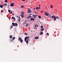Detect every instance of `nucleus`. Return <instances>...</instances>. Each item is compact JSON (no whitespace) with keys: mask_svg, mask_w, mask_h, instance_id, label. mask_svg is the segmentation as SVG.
I'll return each instance as SVG.
<instances>
[{"mask_svg":"<svg viewBox=\"0 0 62 62\" xmlns=\"http://www.w3.org/2000/svg\"><path fill=\"white\" fill-rule=\"evenodd\" d=\"M31 12H32V11H31V9L29 8L28 10V13H31Z\"/></svg>","mask_w":62,"mask_h":62,"instance_id":"1","label":"nucleus"},{"mask_svg":"<svg viewBox=\"0 0 62 62\" xmlns=\"http://www.w3.org/2000/svg\"><path fill=\"white\" fill-rule=\"evenodd\" d=\"M14 5V3H11V4H10V6L11 7H13Z\"/></svg>","mask_w":62,"mask_h":62,"instance_id":"2","label":"nucleus"},{"mask_svg":"<svg viewBox=\"0 0 62 62\" xmlns=\"http://www.w3.org/2000/svg\"><path fill=\"white\" fill-rule=\"evenodd\" d=\"M45 15L46 16H49V14L47 12H45Z\"/></svg>","mask_w":62,"mask_h":62,"instance_id":"3","label":"nucleus"},{"mask_svg":"<svg viewBox=\"0 0 62 62\" xmlns=\"http://www.w3.org/2000/svg\"><path fill=\"white\" fill-rule=\"evenodd\" d=\"M29 16L27 17V19H29V18H32V16Z\"/></svg>","mask_w":62,"mask_h":62,"instance_id":"4","label":"nucleus"},{"mask_svg":"<svg viewBox=\"0 0 62 62\" xmlns=\"http://www.w3.org/2000/svg\"><path fill=\"white\" fill-rule=\"evenodd\" d=\"M30 21H34L35 20V19L33 18H31L30 19Z\"/></svg>","mask_w":62,"mask_h":62,"instance_id":"5","label":"nucleus"},{"mask_svg":"<svg viewBox=\"0 0 62 62\" xmlns=\"http://www.w3.org/2000/svg\"><path fill=\"white\" fill-rule=\"evenodd\" d=\"M43 34V32H40V33L39 34V35H42Z\"/></svg>","mask_w":62,"mask_h":62,"instance_id":"6","label":"nucleus"},{"mask_svg":"<svg viewBox=\"0 0 62 62\" xmlns=\"http://www.w3.org/2000/svg\"><path fill=\"white\" fill-rule=\"evenodd\" d=\"M20 16H21V17H22V18H23L24 17V16H23V14H21L20 15Z\"/></svg>","mask_w":62,"mask_h":62,"instance_id":"7","label":"nucleus"},{"mask_svg":"<svg viewBox=\"0 0 62 62\" xmlns=\"http://www.w3.org/2000/svg\"><path fill=\"white\" fill-rule=\"evenodd\" d=\"M54 21H55L56 20V16H54Z\"/></svg>","mask_w":62,"mask_h":62,"instance_id":"8","label":"nucleus"},{"mask_svg":"<svg viewBox=\"0 0 62 62\" xmlns=\"http://www.w3.org/2000/svg\"><path fill=\"white\" fill-rule=\"evenodd\" d=\"M27 22V21H24V24H25Z\"/></svg>","mask_w":62,"mask_h":62,"instance_id":"9","label":"nucleus"},{"mask_svg":"<svg viewBox=\"0 0 62 62\" xmlns=\"http://www.w3.org/2000/svg\"><path fill=\"white\" fill-rule=\"evenodd\" d=\"M38 38H39V37H35L34 38V39H38Z\"/></svg>","mask_w":62,"mask_h":62,"instance_id":"10","label":"nucleus"},{"mask_svg":"<svg viewBox=\"0 0 62 62\" xmlns=\"http://www.w3.org/2000/svg\"><path fill=\"white\" fill-rule=\"evenodd\" d=\"M21 40V37H19L18 38V40Z\"/></svg>","mask_w":62,"mask_h":62,"instance_id":"11","label":"nucleus"},{"mask_svg":"<svg viewBox=\"0 0 62 62\" xmlns=\"http://www.w3.org/2000/svg\"><path fill=\"white\" fill-rule=\"evenodd\" d=\"M32 16L35 17H37V15H33Z\"/></svg>","mask_w":62,"mask_h":62,"instance_id":"12","label":"nucleus"},{"mask_svg":"<svg viewBox=\"0 0 62 62\" xmlns=\"http://www.w3.org/2000/svg\"><path fill=\"white\" fill-rule=\"evenodd\" d=\"M28 38V37H26L24 39L25 40H26V39H27Z\"/></svg>","mask_w":62,"mask_h":62,"instance_id":"13","label":"nucleus"},{"mask_svg":"<svg viewBox=\"0 0 62 62\" xmlns=\"http://www.w3.org/2000/svg\"><path fill=\"white\" fill-rule=\"evenodd\" d=\"M20 41L21 42H23V39H22L21 40H21H20Z\"/></svg>","mask_w":62,"mask_h":62,"instance_id":"14","label":"nucleus"},{"mask_svg":"<svg viewBox=\"0 0 62 62\" xmlns=\"http://www.w3.org/2000/svg\"><path fill=\"white\" fill-rule=\"evenodd\" d=\"M12 25L14 26H15V24L14 23H12Z\"/></svg>","mask_w":62,"mask_h":62,"instance_id":"15","label":"nucleus"},{"mask_svg":"<svg viewBox=\"0 0 62 62\" xmlns=\"http://www.w3.org/2000/svg\"><path fill=\"white\" fill-rule=\"evenodd\" d=\"M12 19H13L14 20H15V18H14V17H12Z\"/></svg>","mask_w":62,"mask_h":62,"instance_id":"16","label":"nucleus"},{"mask_svg":"<svg viewBox=\"0 0 62 62\" xmlns=\"http://www.w3.org/2000/svg\"><path fill=\"white\" fill-rule=\"evenodd\" d=\"M8 4H7V3H5V4H4V6H7V5Z\"/></svg>","mask_w":62,"mask_h":62,"instance_id":"17","label":"nucleus"},{"mask_svg":"<svg viewBox=\"0 0 62 62\" xmlns=\"http://www.w3.org/2000/svg\"><path fill=\"white\" fill-rule=\"evenodd\" d=\"M44 30V28H42L41 29V31H43V30Z\"/></svg>","mask_w":62,"mask_h":62,"instance_id":"18","label":"nucleus"},{"mask_svg":"<svg viewBox=\"0 0 62 62\" xmlns=\"http://www.w3.org/2000/svg\"><path fill=\"white\" fill-rule=\"evenodd\" d=\"M9 41H10L11 42H13V41L12 40V39H9Z\"/></svg>","mask_w":62,"mask_h":62,"instance_id":"19","label":"nucleus"},{"mask_svg":"<svg viewBox=\"0 0 62 62\" xmlns=\"http://www.w3.org/2000/svg\"><path fill=\"white\" fill-rule=\"evenodd\" d=\"M15 26H18V24L16 23H15Z\"/></svg>","mask_w":62,"mask_h":62,"instance_id":"20","label":"nucleus"},{"mask_svg":"<svg viewBox=\"0 0 62 62\" xmlns=\"http://www.w3.org/2000/svg\"><path fill=\"white\" fill-rule=\"evenodd\" d=\"M12 28H13V26L12 25H11V26H10V29H12Z\"/></svg>","mask_w":62,"mask_h":62,"instance_id":"21","label":"nucleus"},{"mask_svg":"<svg viewBox=\"0 0 62 62\" xmlns=\"http://www.w3.org/2000/svg\"><path fill=\"white\" fill-rule=\"evenodd\" d=\"M26 43H27V44H28V40H27L26 41Z\"/></svg>","mask_w":62,"mask_h":62,"instance_id":"22","label":"nucleus"},{"mask_svg":"<svg viewBox=\"0 0 62 62\" xmlns=\"http://www.w3.org/2000/svg\"><path fill=\"white\" fill-rule=\"evenodd\" d=\"M54 16H55L54 15H53L52 16V18L53 19V18L54 17Z\"/></svg>","mask_w":62,"mask_h":62,"instance_id":"23","label":"nucleus"},{"mask_svg":"<svg viewBox=\"0 0 62 62\" xmlns=\"http://www.w3.org/2000/svg\"><path fill=\"white\" fill-rule=\"evenodd\" d=\"M0 7L1 8H3V6L2 5H0Z\"/></svg>","mask_w":62,"mask_h":62,"instance_id":"24","label":"nucleus"},{"mask_svg":"<svg viewBox=\"0 0 62 62\" xmlns=\"http://www.w3.org/2000/svg\"><path fill=\"white\" fill-rule=\"evenodd\" d=\"M12 39L13 40H14V39H15V37H13L12 38Z\"/></svg>","mask_w":62,"mask_h":62,"instance_id":"25","label":"nucleus"},{"mask_svg":"<svg viewBox=\"0 0 62 62\" xmlns=\"http://www.w3.org/2000/svg\"><path fill=\"white\" fill-rule=\"evenodd\" d=\"M27 26H28V23H27L26 25V27H27Z\"/></svg>","mask_w":62,"mask_h":62,"instance_id":"26","label":"nucleus"},{"mask_svg":"<svg viewBox=\"0 0 62 62\" xmlns=\"http://www.w3.org/2000/svg\"><path fill=\"white\" fill-rule=\"evenodd\" d=\"M10 39H12V35H10Z\"/></svg>","mask_w":62,"mask_h":62,"instance_id":"27","label":"nucleus"},{"mask_svg":"<svg viewBox=\"0 0 62 62\" xmlns=\"http://www.w3.org/2000/svg\"><path fill=\"white\" fill-rule=\"evenodd\" d=\"M38 17L39 18V19H41V16H38Z\"/></svg>","mask_w":62,"mask_h":62,"instance_id":"28","label":"nucleus"},{"mask_svg":"<svg viewBox=\"0 0 62 62\" xmlns=\"http://www.w3.org/2000/svg\"><path fill=\"white\" fill-rule=\"evenodd\" d=\"M56 19H59V17H58V16H56Z\"/></svg>","mask_w":62,"mask_h":62,"instance_id":"29","label":"nucleus"},{"mask_svg":"<svg viewBox=\"0 0 62 62\" xmlns=\"http://www.w3.org/2000/svg\"><path fill=\"white\" fill-rule=\"evenodd\" d=\"M51 8H53V6L51 5Z\"/></svg>","mask_w":62,"mask_h":62,"instance_id":"30","label":"nucleus"},{"mask_svg":"<svg viewBox=\"0 0 62 62\" xmlns=\"http://www.w3.org/2000/svg\"><path fill=\"white\" fill-rule=\"evenodd\" d=\"M5 2L6 3H8V0H5Z\"/></svg>","mask_w":62,"mask_h":62,"instance_id":"31","label":"nucleus"},{"mask_svg":"<svg viewBox=\"0 0 62 62\" xmlns=\"http://www.w3.org/2000/svg\"><path fill=\"white\" fill-rule=\"evenodd\" d=\"M36 9H37V10H38L39 9V7H37L36 8Z\"/></svg>","mask_w":62,"mask_h":62,"instance_id":"32","label":"nucleus"},{"mask_svg":"<svg viewBox=\"0 0 62 62\" xmlns=\"http://www.w3.org/2000/svg\"><path fill=\"white\" fill-rule=\"evenodd\" d=\"M18 21H19V22H21V20L20 19H19L18 20Z\"/></svg>","mask_w":62,"mask_h":62,"instance_id":"33","label":"nucleus"},{"mask_svg":"<svg viewBox=\"0 0 62 62\" xmlns=\"http://www.w3.org/2000/svg\"><path fill=\"white\" fill-rule=\"evenodd\" d=\"M24 34L25 35H27V33H24Z\"/></svg>","mask_w":62,"mask_h":62,"instance_id":"34","label":"nucleus"},{"mask_svg":"<svg viewBox=\"0 0 62 62\" xmlns=\"http://www.w3.org/2000/svg\"><path fill=\"white\" fill-rule=\"evenodd\" d=\"M21 13H22V14H24V13H23V12H21Z\"/></svg>","mask_w":62,"mask_h":62,"instance_id":"35","label":"nucleus"},{"mask_svg":"<svg viewBox=\"0 0 62 62\" xmlns=\"http://www.w3.org/2000/svg\"><path fill=\"white\" fill-rule=\"evenodd\" d=\"M23 5H22L21 6V8H23Z\"/></svg>","mask_w":62,"mask_h":62,"instance_id":"36","label":"nucleus"},{"mask_svg":"<svg viewBox=\"0 0 62 62\" xmlns=\"http://www.w3.org/2000/svg\"><path fill=\"white\" fill-rule=\"evenodd\" d=\"M41 28H43V26H41Z\"/></svg>","mask_w":62,"mask_h":62,"instance_id":"37","label":"nucleus"},{"mask_svg":"<svg viewBox=\"0 0 62 62\" xmlns=\"http://www.w3.org/2000/svg\"><path fill=\"white\" fill-rule=\"evenodd\" d=\"M2 12H3V10H1V13H2Z\"/></svg>","mask_w":62,"mask_h":62,"instance_id":"38","label":"nucleus"},{"mask_svg":"<svg viewBox=\"0 0 62 62\" xmlns=\"http://www.w3.org/2000/svg\"><path fill=\"white\" fill-rule=\"evenodd\" d=\"M18 18L19 19H21V17H18Z\"/></svg>","mask_w":62,"mask_h":62,"instance_id":"39","label":"nucleus"},{"mask_svg":"<svg viewBox=\"0 0 62 62\" xmlns=\"http://www.w3.org/2000/svg\"><path fill=\"white\" fill-rule=\"evenodd\" d=\"M8 12H10V10H8Z\"/></svg>","mask_w":62,"mask_h":62,"instance_id":"40","label":"nucleus"},{"mask_svg":"<svg viewBox=\"0 0 62 62\" xmlns=\"http://www.w3.org/2000/svg\"><path fill=\"white\" fill-rule=\"evenodd\" d=\"M31 15H32L31 14H30L29 15V16H31Z\"/></svg>","mask_w":62,"mask_h":62,"instance_id":"41","label":"nucleus"},{"mask_svg":"<svg viewBox=\"0 0 62 62\" xmlns=\"http://www.w3.org/2000/svg\"><path fill=\"white\" fill-rule=\"evenodd\" d=\"M35 26L36 27V26H37V24H35Z\"/></svg>","mask_w":62,"mask_h":62,"instance_id":"42","label":"nucleus"},{"mask_svg":"<svg viewBox=\"0 0 62 62\" xmlns=\"http://www.w3.org/2000/svg\"><path fill=\"white\" fill-rule=\"evenodd\" d=\"M47 35H48V36H49V33H47Z\"/></svg>","mask_w":62,"mask_h":62,"instance_id":"43","label":"nucleus"},{"mask_svg":"<svg viewBox=\"0 0 62 62\" xmlns=\"http://www.w3.org/2000/svg\"><path fill=\"white\" fill-rule=\"evenodd\" d=\"M12 11H11V12L10 13V14H12Z\"/></svg>","mask_w":62,"mask_h":62,"instance_id":"44","label":"nucleus"},{"mask_svg":"<svg viewBox=\"0 0 62 62\" xmlns=\"http://www.w3.org/2000/svg\"><path fill=\"white\" fill-rule=\"evenodd\" d=\"M42 12H43V11H41V13H42Z\"/></svg>","mask_w":62,"mask_h":62,"instance_id":"45","label":"nucleus"},{"mask_svg":"<svg viewBox=\"0 0 62 62\" xmlns=\"http://www.w3.org/2000/svg\"><path fill=\"white\" fill-rule=\"evenodd\" d=\"M22 1H25V0H22Z\"/></svg>","mask_w":62,"mask_h":62,"instance_id":"46","label":"nucleus"},{"mask_svg":"<svg viewBox=\"0 0 62 62\" xmlns=\"http://www.w3.org/2000/svg\"><path fill=\"white\" fill-rule=\"evenodd\" d=\"M39 9H40V7H39Z\"/></svg>","mask_w":62,"mask_h":62,"instance_id":"47","label":"nucleus"},{"mask_svg":"<svg viewBox=\"0 0 62 62\" xmlns=\"http://www.w3.org/2000/svg\"><path fill=\"white\" fill-rule=\"evenodd\" d=\"M36 26H37V27H38V25L37 24H36Z\"/></svg>","mask_w":62,"mask_h":62,"instance_id":"48","label":"nucleus"},{"mask_svg":"<svg viewBox=\"0 0 62 62\" xmlns=\"http://www.w3.org/2000/svg\"><path fill=\"white\" fill-rule=\"evenodd\" d=\"M34 10H35V9H36V8H35L34 9Z\"/></svg>","mask_w":62,"mask_h":62,"instance_id":"49","label":"nucleus"},{"mask_svg":"<svg viewBox=\"0 0 62 62\" xmlns=\"http://www.w3.org/2000/svg\"><path fill=\"white\" fill-rule=\"evenodd\" d=\"M14 3H16V2H15V1H14Z\"/></svg>","mask_w":62,"mask_h":62,"instance_id":"50","label":"nucleus"},{"mask_svg":"<svg viewBox=\"0 0 62 62\" xmlns=\"http://www.w3.org/2000/svg\"><path fill=\"white\" fill-rule=\"evenodd\" d=\"M46 9H47V7H46Z\"/></svg>","mask_w":62,"mask_h":62,"instance_id":"51","label":"nucleus"},{"mask_svg":"<svg viewBox=\"0 0 62 62\" xmlns=\"http://www.w3.org/2000/svg\"><path fill=\"white\" fill-rule=\"evenodd\" d=\"M12 14V15H14V14Z\"/></svg>","mask_w":62,"mask_h":62,"instance_id":"52","label":"nucleus"},{"mask_svg":"<svg viewBox=\"0 0 62 62\" xmlns=\"http://www.w3.org/2000/svg\"><path fill=\"white\" fill-rule=\"evenodd\" d=\"M30 38V37H28V38Z\"/></svg>","mask_w":62,"mask_h":62,"instance_id":"53","label":"nucleus"},{"mask_svg":"<svg viewBox=\"0 0 62 62\" xmlns=\"http://www.w3.org/2000/svg\"><path fill=\"white\" fill-rule=\"evenodd\" d=\"M26 41V40H25V41Z\"/></svg>","mask_w":62,"mask_h":62,"instance_id":"54","label":"nucleus"},{"mask_svg":"<svg viewBox=\"0 0 62 62\" xmlns=\"http://www.w3.org/2000/svg\"><path fill=\"white\" fill-rule=\"evenodd\" d=\"M33 18L36 19V17H33Z\"/></svg>","mask_w":62,"mask_h":62,"instance_id":"55","label":"nucleus"},{"mask_svg":"<svg viewBox=\"0 0 62 62\" xmlns=\"http://www.w3.org/2000/svg\"><path fill=\"white\" fill-rule=\"evenodd\" d=\"M40 6V5H39V7Z\"/></svg>","mask_w":62,"mask_h":62,"instance_id":"56","label":"nucleus"},{"mask_svg":"<svg viewBox=\"0 0 62 62\" xmlns=\"http://www.w3.org/2000/svg\"><path fill=\"white\" fill-rule=\"evenodd\" d=\"M19 17L18 16H17V17Z\"/></svg>","mask_w":62,"mask_h":62,"instance_id":"57","label":"nucleus"},{"mask_svg":"<svg viewBox=\"0 0 62 62\" xmlns=\"http://www.w3.org/2000/svg\"><path fill=\"white\" fill-rule=\"evenodd\" d=\"M36 13H36H36H35V14H36Z\"/></svg>","mask_w":62,"mask_h":62,"instance_id":"58","label":"nucleus"},{"mask_svg":"<svg viewBox=\"0 0 62 62\" xmlns=\"http://www.w3.org/2000/svg\"><path fill=\"white\" fill-rule=\"evenodd\" d=\"M0 1H1V0H0ZM0 3H1V2L0 1Z\"/></svg>","mask_w":62,"mask_h":62,"instance_id":"59","label":"nucleus"},{"mask_svg":"<svg viewBox=\"0 0 62 62\" xmlns=\"http://www.w3.org/2000/svg\"><path fill=\"white\" fill-rule=\"evenodd\" d=\"M9 18H10L9 17H8Z\"/></svg>","mask_w":62,"mask_h":62,"instance_id":"60","label":"nucleus"},{"mask_svg":"<svg viewBox=\"0 0 62 62\" xmlns=\"http://www.w3.org/2000/svg\"><path fill=\"white\" fill-rule=\"evenodd\" d=\"M37 29L36 28V29Z\"/></svg>","mask_w":62,"mask_h":62,"instance_id":"61","label":"nucleus"}]
</instances>
